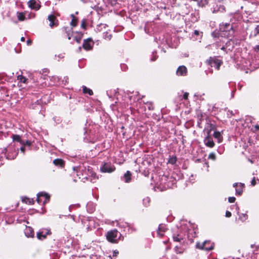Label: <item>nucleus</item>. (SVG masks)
<instances>
[{
    "label": "nucleus",
    "instance_id": "obj_1",
    "mask_svg": "<svg viewBox=\"0 0 259 259\" xmlns=\"http://www.w3.org/2000/svg\"><path fill=\"white\" fill-rule=\"evenodd\" d=\"M80 170L82 172V177L80 176V175L77 174L79 179L81 178L87 180H90L91 181L96 180L98 179V176L96 172L93 171V168L91 166L80 167Z\"/></svg>",
    "mask_w": 259,
    "mask_h": 259
},
{
    "label": "nucleus",
    "instance_id": "obj_2",
    "mask_svg": "<svg viewBox=\"0 0 259 259\" xmlns=\"http://www.w3.org/2000/svg\"><path fill=\"white\" fill-rule=\"evenodd\" d=\"M115 169V166L111 162H103L100 167V171L103 173H112Z\"/></svg>",
    "mask_w": 259,
    "mask_h": 259
},
{
    "label": "nucleus",
    "instance_id": "obj_3",
    "mask_svg": "<svg viewBox=\"0 0 259 259\" xmlns=\"http://www.w3.org/2000/svg\"><path fill=\"white\" fill-rule=\"evenodd\" d=\"M196 247L199 249L210 251L214 248V244L211 243L210 241H205L204 242H197Z\"/></svg>",
    "mask_w": 259,
    "mask_h": 259
},
{
    "label": "nucleus",
    "instance_id": "obj_4",
    "mask_svg": "<svg viewBox=\"0 0 259 259\" xmlns=\"http://www.w3.org/2000/svg\"><path fill=\"white\" fill-rule=\"evenodd\" d=\"M220 29L223 32L229 31V36L227 35L228 37H230L233 35L234 32V30L233 28V26L230 24V23L222 22L220 24Z\"/></svg>",
    "mask_w": 259,
    "mask_h": 259
},
{
    "label": "nucleus",
    "instance_id": "obj_5",
    "mask_svg": "<svg viewBox=\"0 0 259 259\" xmlns=\"http://www.w3.org/2000/svg\"><path fill=\"white\" fill-rule=\"evenodd\" d=\"M206 63L211 67H214L217 70H219L223 62L215 58L210 57L209 59L206 60Z\"/></svg>",
    "mask_w": 259,
    "mask_h": 259
},
{
    "label": "nucleus",
    "instance_id": "obj_6",
    "mask_svg": "<svg viewBox=\"0 0 259 259\" xmlns=\"http://www.w3.org/2000/svg\"><path fill=\"white\" fill-rule=\"evenodd\" d=\"M118 232L117 230H113L108 232L106 235L107 240L111 243H117L116 238Z\"/></svg>",
    "mask_w": 259,
    "mask_h": 259
},
{
    "label": "nucleus",
    "instance_id": "obj_7",
    "mask_svg": "<svg viewBox=\"0 0 259 259\" xmlns=\"http://www.w3.org/2000/svg\"><path fill=\"white\" fill-rule=\"evenodd\" d=\"M94 45V42L91 38L83 40L82 48L86 51H90L92 49Z\"/></svg>",
    "mask_w": 259,
    "mask_h": 259
},
{
    "label": "nucleus",
    "instance_id": "obj_8",
    "mask_svg": "<svg viewBox=\"0 0 259 259\" xmlns=\"http://www.w3.org/2000/svg\"><path fill=\"white\" fill-rule=\"evenodd\" d=\"M41 197H44L45 198V200L43 201V203L45 204L50 200V196L47 193L42 192L38 193L37 195L36 201L39 204L41 203L42 202Z\"/></svg>",
    "mask_w": 259,
    "mask_h": 259
},
{
    "label": "nucleus",
    "instance_id": "obj_9",
    "mask_svg": "<svg viewBox=\"0 0 259 259\" xmlns=\"http://www.w3.org/2000/svg\"><path fill=\"white\" fill-rule=\"evenodd\" d=\"M48 19L50 21L49 26L51 28L57 27L59 25V22L56 16L53 14L49 15L48 16Z\"/></svg>",
    "mask_w": 259,
    "mask_h": 259
},
{
    "label": "nucleus",
    "instance_id": "obj_10",
    "mask_svg": "<svg viewBox=\"0 0 259 259\" xmlns=\"http://www.w3.org/2000/svg\"><path fill=\"white\" fill-rule=\"evenodd\" d=\"M51 234V232L50 230L48 229H44L41 231L38 232L36 234L37 238L39 240H42L46 238L47 236L48 235Z\"/></svg>",
    "mask_w": 259,
    "mask_h": 259
},
{
    "label": "nucleus",
    "instance_id": "obj_11",
    "mask_svg": "<svg viewBox=\"0 0 259 259\" xmlns=\"http://www.w3.org/2000/svg\"><path fill=\"white\" fill-rule=\"evenodd\" d=\"M207 135L204 140L205 145L209 148H213L215 144L212 140V138L210 136L209 132H207Z\"/></svg>",
    "mask_w": 259,
    "mask_h": 259
},
{
    "label": "nucleus",
    "instance_id": "obj_12",
    "mask_svg": "<svg viewBox=\"0 0 259 259\" xmlns=\"http://www.w3.org/2000/svg\"><path fill=\"white\" fill-rule=\"evenodd\" d=\"M233 187H236V193L237 195L240 196L242 195L244 188L245 187L244 184L240 183H234L233 184Z\"/></svg>",
    "mask_w": 259,
    "mask_h": 259
},
{
    "label": "nucleus",
    "instance_id": "obj_13",
    "mask_svg": "<svg viewBox=\"0 0 259 259\" xmlns=\"http://www.w3.org/2000/svg\"><path fill=\"white\" fill-rule=\"evenodd\" d=\"M27 4L30 8L35 11L39 10L41 7L40 4L37 3L36 0H30Z\"/></svg>",
    "mask_w": 259,
    "mask_h": 259
},
{
    "label": "nucleus",
    "instance_id": "obj_14",
    "mask_svg": "<svg viewBox=\"0 0 259 259\" xmlns=\"http://www.w3.org/2000/svg\"><path fill=\"white\" fill-rule=\"evenodd\" d=\"M167 230V228H166V226L164 224H160L158 226L157 233V235L160 237L162 238L164 236L165 232Z\"/></svg>",
    "mask_w": 259,
    "mask_h": 259
},
{
    "label": "nucleus",
    "instance_id": "obj_15",
    "mask_svg": "<svg viewBox=\"0 0 259 259\" xmlns=\"http://www.w3.org/2000/svg\"><path fill=\"white\" fill-rule=\"evenodd\" d=\"M187 67L184 65H182L178 68L176 71V74L178 76H186L187 74Z\"/></svg>",
    "mask_w": 259,
    "mask_h": 259
},
{
    "label": "nucleus",
    "instance_id": "obj_16",
    "mask_svg": "<svg viewBox=\"0 0 259 259\" xmlns=\"http://www.w3.org/2000/svg\"><path fill=\"white\" fill-rule=\"evenodd\" d=\"M62 32L65 36L67 37L69 40L71 39L73 32L71 28L68 27H64L62 28Z\"/></svg>",
    "mask_w": 259,
    "mask_h": 259
},
{
    "label": "nucleus",
    "instance_id": "obj_17",
    "mask_svg": "<svg viewBox=\"0 0 259 259\" xmlns=\"http://www.w3.org/2000/svg\"><path fill=\"white\" fill-rule=\"evenodd\" d=\"M172 238L175 242H178L181 243L184 242V236L181 233L174 234Z\"/></svg>",
    "mask_w": 259,
    "mask_h": 259
},
{
    "label": "nucleus",
    "instance_id": "obj_18",
    "mask_svg": "<svg viewBox=\"0 0 259 259\" xmlns=\"http://www.w3.org/2000/svg\"><path fill=\"white\" fill-rule=\"evenodd\" d=\"M24 233L27 237H33L34 235V232L33 229L28 226H26L24 230Z\"/></svg>",
    "mask_w": 259,
    "mask_h": 259
},
{
    "label": "nucleus",
    "instance_id": "obj_19",
    "mask_svg": "<svg viewBox=\"0 0 259 259\" xmlns=\"http://www.w3.org/2000/svg\"><path fill=\"white\" fill-rule=\"evenodd\" d=\"M53 163L55 165L62 168L64 167L65 162L62 159L57 158L53 160Z\"/></svg>",
    "mask_w": 259,
    "mask_h": 259
},
{
    "label": "nucleus",
    "instance_id": "obj_20",
    "mask_svg": "<svg viewBox=\"0 0 259 259\" xmlns=\"http://www.w3.org/2000/svg\"><path fill=\"white\" fill-rule=\"evenodd\" d=\"M41 101L40 100H37L34 103H32L30 105L29 108L32 109H39L41 106Z\"/></svg>",
    "mask_w": 259,
    "mask_h": 259
},
{
    "label": "nucleus",
    "instance_id": "obj_21",
    "mask_svg": "<svg viewBox=\"0 0 259 259\" xmlns=\"http://www.w3.org/2000/svg\"><path fill=\"white\" fill-rule=\"evenodd\" d=\"M70 17L71 18V21L70 23V26L72 27H75L77 26L78 22V18L73 14L70 15Z\"/></svg>",
    "mask_w": 259,
    "mask_h": 259
},
{
    "label": "nucleus",
    "instance_id": "obj_22",
    "mask_svg": "<svg viewBox=\"0 0 259 259\" xmlns=\"http://www.w3.org/2000/svg\"><path fill=\"white\" fill-rule=\"evenodd\" d=\"M132 174L130 171H126V172L124 174L123 176V177L124 178V182L127 183H130L132 180Z\"/></svg>",
    "mask_w": 259,
    "mask_h": 259
},
{
    "label": "nucleus",
    "instance_id": "obj_23",
    "mask_svg": "<svg viewBox=\"0 0 259 259\" xmlns=\"http://www.w3.org/2000/svg\"><path fill=\"white\" fill-rule=\"evenodd\" d=\"M205 114L202 112L201 111H198L197 113V117L198 119V123H200L205 116Z\"/></svg>",
    "mask_w": 259,
    "mask_h": 259
},
{
    "label": "nucleus",
    "instance_id": "obj_24",
    "mask_svg": "<svg viewBox=\"0 0 259 259\" xmlns=\"http://www.w3.org/2000/svg\"><path fill=\"white\" fill-rule=\"evenodd\" d=\"M13 140L14 141H16L19 142L21 144H24V141L22 140L21 137L18 135H13L12 136Z\"/></svg>",
    "mask_w": 259,
    "mask_h": 259
},
{
    "label": "nucleus",
    "instance_id": "obj_25",
    "mask_svg": "<svg viewBox=\"0 0 259 259\" xmlns=\"http://www.w3.org/2000/svg\"><path fill=\"white\" fill-rule=\"evenodd\" d=\"M213 137L218 140L219 143L222 142L223 137L220 132H214L213 133Z\"/></svg>",
    "mask_w": 259,
    "mask_h": 259
},
{
    "label": "nucleus",
    "instance_id": "obj_26",
    "mask_svg": "<svg viewBox=\"0 0 259 259\" xmlns=\"http://www.w3.org/2000/svg\"><path fill=\"white\" fill-rule=\"evenodd\" d=\"M22 202L28 204H33L34 203V201L33 199H30V198L24 197L22 198Z\"/></svg>",
    "mask_w": 259,
    "mask_h": 259
},
{
    "label": "nucleus",
    "instance_id": "obj_27",
    "mask_svg": "<svg viewBox=\"0 0 259 259\" xmlns=\"http://www.w3.org/2000/svg\"><path fill=\"white\" fill-rule=\"evenodd\" d=\"M177 160V157L176 156H169V159L168 160V163L175 164Z\"/></svg>",
    "mask_w": 259,
    "mask_h": 259
},
{
    "label": "nucleus",
    "instance_id": "obj_28",
    "mask_svg": "<svg viewBox=\"0 0 259 259\" xmlns=\"http://www.w3.org/2000/svg\"><path fill=\"white\" fill-rule=\"evenodd\" d=\"M83 93L84 94H88L89 95L92 96L93 95V92L92 90L89 88H88L85 86L83 87L82 89Z\"/></svg>",
    "mask_w": 259,
    "mask_h": 259
},
{
    "label": "nucleus",
    "instance_id": "obj_29",
    "mask_svg": "<svg viewBox=\"0 0 259 259\" xmlns=\"http://www.w3.org/2000/svg\"><path fill=\"white\" fill-rule=\"evenodd\" d=\"M18 19L20 21L25 20V14L23 12H19L17 15Z\"/></svg>",
    "mask_w": 259,
    "mask_h": 259
},
{
    "label": "nucleus",
    "instance_id": "obj_30",
    "mask_svg": "<svg viewBox=\"0 0 259 259\" xmlns=\"http://www.w3.org/2000/svg\"><path fill=\"white\" fill-rule=\"evenodd\" d=\"M81 28L86 29L87 27V20L86 19H83L81 22Z\"/></svg>",
    "mask_w": 259,
    "mask_h": 259
},
{
    "label": "nucleus",
    "instance_id": "obj_31",
    "mask_svg": "<svg viewBox=\"0 0 259 259\" xmlns=\"http://www.w3.org/2000/svg\"><path fill=\"white\" fill-rule=\"evenodd\" d=\"M112 37V35L111 34L109 33L108 32H106L104 33L103 37L108 40H110Z\"/></svg>",
    "mask_w": 259,
    "mask_h": 259
},
{
    "label": "nucleus",
    "instance_id": "obj_32",
    "mask_svg": "<svg viewBox=\"0 0 259 259\" xmlns=\"http://www.w3.org/2000/svg\"><path fill=\"white\" fill-rule=\"evenodd\" d=\"M175 251L177 253H183L184 251V249L181 247L176 246L175 248Z\"/></svg>",
    "mask_w": 259,
    "mask_h": 259
},
{
    "label": "nucleus",
    "instance_id": "obj_33",
    "mask_svg": "<svg viewBox=\"0 0 259 259\" xmlns=\"http://www.w3.org/2000/svg\"><path fill=\"white\" fill-rule=\"evenodd\" d=\"M208 158L209 159H211L212 160H216V155L214 153L211 152L210 153L208 157Z\"/></svg>",
    "mask_w": 259,
    "mask_h": 259
},
{
    "label": "nucleus",
    "instance_id": "obj_34",
    "mask_svg": "<svg viewBox=\"0 0 259 259\" xmlns=\"http://www.w3.org/2000/svg\"><path fill=\"white\" fill-rule=\"evenodd\" d=\"M234 44V40L232 39V38H230L229 40H228L226 43V47H229L231 45H232L233 46Z\"/></svg>",
    "mask_w": 259,
    "mask_h": 259
},
{
    "label": "nucleus",
    "instance_id": "obj_35",
    "mask_svg": "<svg viewBox=\"0 0 259 259\" xmlns=\"http://www.w3.org/2000/svg\"><path fill=\"white\" fill-rule=\"evenodd\" d=\"M209 130L207 131V132H209V134L212 130H214L216 129L215 125L212 123H209Z\"/></svg>",
    "mask_w": 259,
    "mask_h": 259
},
{
    "label": "nucleus",
    "instance_id": "obj_36",
    "mask_svg": "<svg viewBox=\"0 0 259 259\" xmlns=\"http://www.w3.org/2000/svg\"><path fill=\"white\" fill-rule=\"evenodd\" d=\"M19 80L22 82L26 83L27 80V78H26L25 77H24L23 76H20V78H19Z\"/></svg>",
    "mask_w": 259,
    "mask_h": 259
},
{
    "label": "nucleus",
    "instance_id": "obj_37",
    "mask_svg": "<svg viewBox=\"0 0 259 259\" xmlns=\"http://www.w3.org/2000/svg\"><path fill=\"white\" fill-rule=\"evenodd\" d=\"M82 38L81 37H79L78 36H75L74 37V40L76 41V42H77L78 44H79L80 43V41H81V40Z\"/></svg>",
    "mask_w": 259,
    "mask_h": 259
},
{
    "label": "nucleus",
    "instance_id": "obj_38",
    "mask_svg": "<svg viewBox=\"0 0 259 259\" xmlns=\"http://www.w3.org/2000/svg\"><path fill=\"white\" fill-rule=\"evenodd\" d=\"M256 184V180L255 177H253L251 181V185L252 186H254Z\"/></svg>",
    "mask_w": 259,
    "mask_h": 259
},
{
    "label": "nucleus",
    "instance_id": "obj_39",
    "mask_svg": "<svg viewBox=\"0 0 259 259\" xmlns=\"http://www.w3.org/2000/svg\"><path fill=\"white\" fill-rule=\"evenodd\" d=\"M236 200V198L234 197H230L228 198V201L230 203H234Z\"/></svg>",
    "mask_w": 259,
    "mask_h": 259
},
{
    "label": "nucleus",
    "instance_id": "obj_40",
    "mask_svg": "<svg viewBox=\"0 0 259 259\" xmlns=\"http://www.w3.org/2000/svg\"><path fill=\"white\" fill-rule=\"evenodd\" d=\"M255 35L259 34V25H257L254 29Z\"/></svg>",
    "mask_w": 259,
    "mask_h": 259
},
{
    "label": "nucleus",
    "instance_id": "obj_41",
    "mask_svg": "<svg viewBox=\"0 0 259 259\" xmlns=\"http://www.w3.org/2000/svg\"><path fill=\"white\" fill-rule=\"evenodd\" d=\"M189 94L187 92H185L184 93V95H183V98L185 100H188V96H189Z\"/></svg>",
    "mask_w": 259,
    "mask_h": 259
},
{
    "label": "nucleus",
    "instance_id": "obj_42",
    "mask_svg": "<svg viewBox=\"0 0 259 259\" xmlns=\"http://www.w3.org/2000/svg\"><path fill=\"white\" fill-rule=\"evenodd\" d=\"M22 145L24 146H25V145L30 146L31 145V142L30 141L27 140L25 142H24V144Z\"/></svg>",
    "mask_w": 259,
    "mask_h": 259
},
{
    "label": "nucleus",
    "instance_id": "obj_43",
    "mask_svg": "<svg viewBox=\"0 0 259 259\" xmlns=\"http://www.w3.org/2000/svg\"><path fill=\"white\" fill-rule=\"evenodd\" d=\"M232 215V213L230 211H226V214H225V216L227 218H230L231 217Z\"/></svg>",
    "mask_w": 259,
    "mask_h": 259
},
{
    "label": "nucleus",
    "instance_id": "obj_44",
    "mask_svg": "<svg viewBox=\"0 0 259 259\" xmlns=\"http://www.w3.org/2000/svg\"><path fill=\"white\" fill-rule=\"evenodd\" d=\"M253 127L254 128L253 132L259 131V125H258V124L255 125Z\"/></svg>",
    "mask_w": 259,
    "mask_h": 259
},
{
    "label": "nucleus",
    "instance_id": "obj_45",
    "mask_svg": "<svg viewBox=\"0 0 259 259\" xmlns=\"http://www.w3.org/2000/svg\"><path fill=\"white\" fill-rule=\"evenodd\" d=\"M119 254V251L117 250H115L113 252V256H116Z\"/></svg>",
    "mask_w": 259,
    "mask_h": 259
},
{
    "label": "nucleus",
    "instance_id": "obj_46",
    "mask_svg": "<svg viewBox=\"0 0 259 259\" xmlns=\"http://www.w3.org/2000/svg\"><path fill=\"white\" fill-rule=\"evenodd\" d=\"M76 33L78 34V36L82 38L83 37V33L82 32L76 31Z\"/></svg>",
    "mask_w": 259,
    "mask_h": 259
},
{
    "label": "nucleus",
    "instance_id": "obj_47",
    "mask_svg": "<svg viewBox=\"0 0 259 259\" xmlns=\"http://www.w3.org/2000/svg\"><path fill=\"white\" fill-rule=\"evenodd\" d=\"M26 42H27V45L30 46V45H31L32 44V40L31 39H28L27 40Z\"/></svg>",
    "mask_w": 259,
    "mask_h": 259
},
{
    "label": "nucleus",
    "instance_id": "obj_48",
    "mask_svg": "<svg viewBox=\"0 0 259 259\" xmlns=\"http://www.w3.org/2000/svg\"><path fill=\"white\" fill-rule=\"evenodd\" d=\"M20 150L21 152H22L23 153H25V146H22L21 148H20Z\"/></svg>",
    "mask_w": 259,
    "mask_h": 259
},
{
    "label": "nucleus",
    "instance_id": "obj_49",
    "mask_svg": "<svg viewBox=\"0 0 259 259\" xmlns=\"http://www.w3.org/2000/svg\"><path fill=\"white\" fill-rule=\"evenodd\" d=\"M254 51L256 52L259 51V45H257L255 46V47L254 48Z\"/></svg>",
    "mask_w": 259,
    "mask_h": 259
},
{
    "label": "nucleus",
    "instance_id": "obj_50",
    "mask_svg": "<svg viewBox=\"0 0 259 259\" xmlns=\"http://www.w3.org/2000/svg\"><path fill=\"white\" fill-rule=\"evenodd\" d=\"M194 33L196 35H198L199 34V32L198 30H195L194 32Z\"/></svg>",
    "mask_w": 259,
    "mask_h": 259
},
{
    "label": "nucleus",
    "instance_id": "obj_51",
    "mask_svg": "<svg viewBox=\"0 0 259 259\" xmlns=\"http://www.w3.org/2000/svg\"><path fill=\"white\" fill-rule=\"evenodd\" d=\"M25 37H23H23H21V41H25Z\"/></svg>",
    "mask_w": 259,
    "mask_h": 259
},
{
    "label": "nucleus",
    "instance_id": "obj_52",
    "mask_svg": "<svg viewBox=\"0 0 259 259\" xmlns=\"http://www.w3.org/2000/svg\"><path fill=\"white\" fill-rule=\"evenodd\" d=\"M221 50H225V47H223L221 48Z\"/></svg>",
    "mask_w": 259,
    "mask_h": 259
},
{
    "label": "nucleus",
    "instance_id": "obj_53",
    "mask_svg": "<svg viewBox=\"0 0 259 259\" xmlns=\"http://www.w3.org/2000/svg\"><path fill=\"white\" fill-rule=\"evenodd\" d=\"M210 245V244H206V246H209Z\"/></svg>",
    "mask_w": 259,
    "mask_h": 259
},
{
    "label": "nucleus",
    "instance_id": "obj_54",
    "mask_svg": "<svg viewBox=\"0 0 259 259\" xmlns=\"http://www.w3.org/2000/svg\"><path fill=\"white\" fill-rule=\"evenodd\" d=\"M78 14V12L77 11L75 12V14L77 15Z\"/></svg>",
    "mask_w": 259,
    "mask_h": 259
},
{
    "label": "nucleus",
    "instance_id": "obj_55",
    "mask_svg": "<svg viewBox=\"0 0 259 259\" xmlns=\"http://www.w3.org/2000/svg\"><path fill=\"white\" fill-rule=\"evenodd\" d=\"M257 180H258V182H259V179H258Z\"/></svg>",
    "mask_w": 259,
    "mask_h": 259
}]
</instances>
